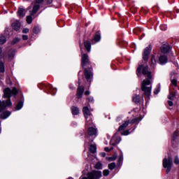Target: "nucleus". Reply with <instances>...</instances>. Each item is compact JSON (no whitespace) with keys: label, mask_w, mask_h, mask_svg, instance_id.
I'll return each mask as SVG.
<instances>
[{"label":"nucleus","mask_w":179,"mask_h":179,"mask_svg":"<svg viewBox=\"0 0 179 179\" xmlns=\"http://www.w3.org/2000/svg\"><path fill=\"white\" fill-rule=\"evenodd\" d=\"M148 66L139 65L136 70V75L139 76L143 73V75H145L146 78L141 84V90L143 92V96H145V99L148 100L150 99V94L152 93V72L149 71Z\"/></svg>","instance_id":"f257e3e1"},{"label":"nucleus","mask_w":179,"mask_h":179,"mask_svg":"<svg viewBox=\"0 0 179 179\" xmlns=\"http://www.w3.org/2000/svg\"><path fill=\"white\" fill-rule=\"evenodd\" d=\"M81 65L84 69V76L89 82L93 78V68L89 59L87 54H83L81 57Z\"/></svg>","instance_id":"f03ea898"},{"label":"nucleus","mask_w":179,"mask_h":179,"mask_svg":"<svg viewBox=\"0 0 179 179\" xmlns=\"http://www.w3.org/2000/svg\"><path fill=\"white\" fill-rule=\"evenodd\" d=\"M40 9V5L38 4H34L33 6L32 10L29 11L30 15L27 16V22L28 24H31V22H33V18L31 16H34L37 12H38V10Z\"/></svg>","instance_id":"7ed1b4c3"},{"label":"nucleus","mask_w":179,"mask_h":179,"mask_svg":"<svg viewBox=\"0 0 179 179\" xmlns=\"http://www.w3.org/2000/svg\"><path fill=\"white\" fill-rule=\"evenodd\" d=\"M173 165V160L171 158H165L163 160V166L166 169V173L169 174L171 171V166Z\"/></svg>","instance_id":"20e7f679"},{"label":"nucleus","mask_w":179,"mask_h":179,"mask_svg":"<svg viewBox=\"0 0 179 179\" xmlns=\"http://www.w3.org/2000/svg\"><path fill=\"white\" fill-rule=\"evenodd\" d=\"M152 51V45H148L147 48L144 49L143 52V59L145 62L149 61V57H150V52Z\"/></svg>","instance_id":"39448f33"},{"label":"nucleus","mask_w":179,"mask_h":179,"mask_svg":"<svg viewBox=\"0 0 179 179\" xmlns=\"http://www.w3.org/2000/svg\"><path fill=\"white\" fill-rule=\"evenodd\" d=\"M101 171H92V172L87 174L89 179H99L101 178Z\"/></svg>","instance_id":"423d86ee"},{"label":"nucleus","mask_w":179,"mask_h":179,"mask_svg":"<svg viewBox=\"0 0 179 179\" xmlns=\"http://www.w3.org/2000/svg\"><path fill=\"white\" fill-rule=\"evenodd\" d=\"M171 143H172V146L173 148H177V146L178 145L179 143V141H178V131H176L173 136H172V138H171Z\"/></svg>","instance_id":"0eeeda50"},{"label":"nucleus","mask_w":179,"mask_h":179,"mask_svg":"<svg viewBox=\"0 0 179 179\" xmlns=\"http://www.w3.org/2000/svg\"><path fill=\"white\" fill-rule=\"evenodd\" d=\"M27 12V10L24 9L23 7H19L17 15L19 16V17H24L26 16V13Z\"/></svg>","instance_id":"6e6552de"},{"label":"nucleus","mask_w":179,"mask_h":179,"mask_svg":"<svg viewBox=\"0 0 179 179\" xmlns=\"http://www.w3.org/2000/svg\"><path fill=\"white\" fill-rule=\"evenodd\" d=\"M85 92V87L79 85L77 89V99H82V96L83 95V92Z\"/></svg>","instance_id":"1a4fd4ad"},{"label":"nucleus","mask_w":179,"mask_h":179,"mask_svg":"<svg viewBox=\"0 0 179 179\" xmlns=\"http://www.w3.org/2000/svg\"><path fill=\"white\" fill-rule=\"evenodd\" d=\"M11 27L13 30H15V31H19L22 25L19 21H15L12 23Z\"/></svg>","instance_id":"9d476101"},{"label":"nucleus","mask_w":179,"mask_h":179,"mask_svg":"<svg viewBox=\"0 0 179 179\" xmlns=\"http://www.w3.org/2000/svg\"><path fill=\"white\" fill-rule=\"evenodd\" d=\"M87 134L89 136H97V129L94 127H90L87 129Z\"/></svg>","instance_id":"9b49d317"},{"label":"nucleus","mask_w":179,"mask_h":179,"mask_svg":"<svg viewBox=\"0 0 179 179\" xmlns=\"http://www.w3.org/2000/svg\"><path fill=\"white\" fill-rule=\"evenodd\" d=\"M83 113L84 114V117H85L86 119H87V117H90V115H92V113L87 106H85L83 108Z\"/></svg>","instance_id":"f8f14e48"},{"label":"nucleus","mask_w":179,"mask_h":179,"mask_svg":"<svg viewBox=\"0 0 179 179\" xmlns=\"http://www.w3.org/2000/svg\"><path fill=\"white\" fill-rule=\"evenodd\" d=\"M121 142V137L120 136H114L111 140V145L113 146H115L117 144L120 143Z\"/></svg>","instance_id":"ddd939ff"},{"label":"nucleus","mask_w":179,"mask_h":179,"mask_svg":"<svg viewBox=\"0 0 179 179\" xmlns=\"http://www.w3.org/2000/svg\"><path fill=\"white\" fill-rule=\"evenodd\" d=\"M167 61H168V59H167V56L166 55H161L159 57V62L161 65H164V64H167Z\"/></svg>","instance_id":"4468645a"},{"label":"nucleus","mask_w":179,"mask_h":179,"mask_svg":"<svg viewBox=\"0 0 179 179\" xmlns=\"http://www.w3.org/2000/svg\"><path fill=\"white\" fill-rule=\"evenodd\" d=\"M89 150L90 152V153H92V155H96V153L97 152V147H96V144H90Z\"/></svg>","instance_id":"2eb2a0df"},{"label":"nucleus","mask_w":179,"mask_h":179,"mask_svg":"<svg viewBox=\"0 0 179 179\" xmlns=\"http://www.w3.org/2000/svg\"><path fill=\"white\" fill-rule=\"evenodd\" d=\"M161 51L163 54H167V52H170V45H164L161 48Z\"/></svg>","instance_id":"dca6fc26"},{"label":"nucleus","mask_w":179,"mask_h":179,"mask_svg":"<svg viewBox=\"0 0 179 179\" xmlns=\"http://www.w3.org/2000/svg\"><path fill=\"white\" fill-rule=\"evenodd\" d=\"M132 100L135 104H139L141 103V95L135 94L132 97Z\"/></svg>","instance_id":"f3484780"},{"label":"nucleus","mask_w":179,"mask_h":179,"mask_svg":"<svg viewBox=\"0 0 179 179\" xmlns=\"http://www.w3.org/2000/svg\"><path fill=\"white\" fill-rule=\"evenodd\" d=\"M101 36H100V31H97L94 36L92 43H93V41H94V43H99V41L101 40Z\"/></svg>","instance_id":"a211bd4d"},{"label":"nucleus","mask_w":179,"mask_h":179,"mask_svg":"<svg viewBox=\"0 0 179 179\" xmlns=\"http://www.w3.org/2000/svg\"><path fill=\"white\" fill-rule=\"evenodd\" d=\"M84 45L87 52H90V48H92V43H90V41H84Z\"/></svg>","instance_id":"6ab92c4d"},{"label":"nucleus","mask_w":179,"mask_h":179,"mask_svg":"<svg viewBox=\"0 0 179 179\" xmlns=\"http://www.w3.org/2000/svg\"><path fill=\"white\" fill-rule=\"evenodd\" d=\"M11 113L10 111L6 110L3 112L1 115V120H6L9 115H10Z\"/></svg>","instance_id":"aec40b11"},{"label":"nucleus","mask_w":179,"mask_h":179,"mask_svg":"<svg viewBox=\"0 0 179 179\" xmlns=\"http://www.w3.org/2000/svg\"><path fill=\"white\" fill-rule=\"evenodd\" d=\"M129 124V120L124 122L122 125L119 127L118 131H124V129H125V128H127Z\"/></svg>","instance_id":"412c9836"},{"label":"nucleus","mask_w":179,"mask_h":179,"mask_svg":"<svg viewBox=\"0 0 179 179\" xmlns=\"http://www.w3.org/2000/svg\"><path fill=\"white\" fill-rule=\"evenodd\" d=\"M71 111L73 115H78V114H79V108L76 106H71Z\"/></svg>","instance_id":"4be33fe9"},{"label":"nucleus","mask_w":179,"mask_h":179,"mask_svg":"<svg viewBox=\"0 0 179 179\" xmlns=\"http://www.w3.org/2000/svg\"><path fill=\"white\" fill-rule=\"evenodd\" d=\"M142 120L141 117H136L133 120H131L129 123L130 124H139V122Z\"/></svg>","instance_id":"5701e85b"},{"label":"nucleus","mask_w":179,"mask_h":179,"mask_svg":"<svg viewBox=\"0 0 179 179\" xmlns=\"http://www.w3.org/2000/svg\"><path fill=\"white\" fill-rule=\"evenodd\" d=\"M0 72L1 73H5V64L2 61H0Z\"/></svg>","instance_id":"b1692460"},{"label":"nucleus","mask_w":179,"mask_h":179,"mask_svg":"<svg viewBox=\"0 0 179 179\" xmlns=\"http://www.w3.org/2000/svg\"><path fill=\"white\" fill-rule=\"evenodd\" d=\"M5 43H6V37L3 35H0V45H3Z\"/></svg>","instance_id":"393cba45"},{"label":"nucleus","mask_w":179,"mask_h":179,"mask_svg":"<svg viewBox=\"0 0 179 179\" xmlns=\"http://www.w3.org/2000/svg\"><path fill=\"white\" fill-rule=\"evenodd\" d=\"M151 64L152 66H155L157 62H156V56H155V55H152L151 56Z\"/></svg>","instance_id":"a878e982"},{"label":"nucleus","mask_w":179,"mask_h":179,"mask_svg":"<svg viewBox=\"0 0 179 179\" xmlns=\"http://www.w3.org/2000/svg\"><path fill=\"white\" fill-rule=\"evenodd\" d=\"M23 107V102L20 101L15 106V110H19Z\"/></svg>","instance_id":"bb28decb"},{"label":"nucleus","mask_w":179,"mask_h":179,"mask_svg":"<svg viewBox=\"0 0 179 179\" xmlns=\"http://www.w3.org/2000/svg\"><path fill=\"white\" fill-rule=\"evenodd\" d=\"M20 41V38H15L11 42V45H15V44H17Z\"/></svg>","instance_id":"cd10ccee"},{"label":"nucleus","mask_w":179,"mask_h":179,"mask_svg":"<svg viewBox=\"0 0 179 179\" xmlns=\"http://www.w3.org/2000/svg\"><path fill=\"white\" fill-rule=\"evenodd\" d=\"M174 97H176V92H171L170 94L168 96V99L169 100H174Z\"/></svg>","instance_id":"c85d7f7f"},{"label":"nucleus","mask_w":179,"mask_h":179,"mask_svg":"<svg viewBox=\"0 0 179 179\" xmlns=\"http://www.w3.org/2000/svg\"><path fill=\"white\" fill-rule=\"evenodd\" d=\"M95 169H96V170H101L103 169V164H101L100 162L96 163L95 165Z\"/></svg>","instance_id":"c756f323"},{"label":"nucleus","mask_w":179,"mask_h":179,"mask_svg":"<svg viewBox=\"0 0 179 179\" xmlns=\"http://www.w3.org/2000/svg\"><path fill=\"white\" fill-rule=\"evenodd\" d=\"M115 163L113 162L111 164H108V169L109 170H114L115 169Z\"/></svg>","instance_id":"7c9ffc66"},{"label":"nucleus","mask_w":179,"mask_h":179,"mask_svg":"<svg viewBox=\"0 0 179 179\" xmlns=\"http://www.w3.org/2000/svg\"><path fill=\"white\" fill-rule=\"evenodd\" d=\"M33 32L35 34H38V33H40V27H34V29H33Z\"/></svg>","instance_id":"2f4dec72"},{"label":"nucleus","mask_w":179,"mask_h":179,"mask_svg":"<svg viewBox=\"0 0 179 179\" xmlns=\"http://www.w3.org/2000/svg\"><path fill=\"white\" fill-rule=\"evenodd\" d=\"M103 176H105V177H106L107 176H108V174H110V171L106 169L103 171Z\"/></svg>","instance_id":"473e14b6"},{"label":"nucleus","mask_w":179,"mask_h":179,"mask_svg":"<svg viewBox=\"0 0 179 179\" xmlns=\"http://www.w3.org/2000/svg\"><path fill=\"white\" fill-rule=\"evenodd\" d=\"M160 29H161V30L164 31L167 29V25L166 24H162L160 26Z\"/></svg>","instance_id":"72a5a7b5"},{"label":"nucleus","mask_w":179,"mask_h":179,"mask_svg":"<svg viewBox=\"0 0 179 179\" xmlns=\"http://www.w3.org/2000/svg\"><path fill=\"white\" fill-rule=\"evenodd\" d=\"M131 133L129 132V130H126L124 131H123V133H122V135H124V136H127V135H129Z\"/></svg>","instance_id":"f704fd0d"},{"label":"nucleus","mask_w":179,"mask_h":179,"mask_svg":"<svg viewBox=\"0 0 179 179\" xmlns=\"http://www.w3.org/2000/svg\"><path fill=\"white\" fill-rule=\"evenodd\" d=\"M171 83L172 85H173V86H177V80L176 79L171 80Z\"/></svg>","instance_id":"c9c22d12"},{"label":"nucleus","mask_w":179,"mask_h":179,"mask_svg":"<svg viewBox=\"0 0 179 179\" xmlns=\"http://www.w3.org/2000/svg\"><path fill=\"white\" fill-rule=\"evenodd\" d=\"M35 2V5H37V3L39 5L40 3H43V2H44V0H36Z\"/></svg>","instance_id":"e433bc0d"},{"label":"nucleus","mask_w":179,"mask_h":179,"mask_svg":"<svg viewBox=\"0 0 179 179\" xmlns=\"http://www.w3.org/2000/svg\"><path fill=\"white\" fill-rule=\"evenodd\" d=\"M160 92V87H158L157 90L154 91L155 94H157Z\"/></svg>","instance_id":"4c0bfd02"},{"label":"nucleus","mask_w":179,"mask_h":179,"mask_svg":"<svg viewBox=\"0 0 179 179\" xmlns=\"http://www.w3.org/2000/svg\"><path fill=\"white\" fill-rule=\"evenodd\" d=\"M22 39L24 41L28 40L29 39V36L27 35H22Z\"/></svg>","instance_id":"58836bf2"},{"label":"nucleus","mask_w":179,"mask_h":179,"mask_svg":"<svg viewBox=\"0 0 179 179\" xmlns=\"http://www.w3.org/2000/svg\"><path fill=\"white\" fill-rule=\"evenodd\" d=\"M113 150V147L110 148H109L108 147H106V148H104V150H105L106 152H110V150Z\"/></svg>","instance_id":"ea45409f"},{"label":"nucleus","mask_w":179,"mask_h":179,"mask_svg":"<svg viewBox=\"0 0 179 179\" xmlns=\"http://www.w3.org/2000/svg\"><path fill=\"white\" fill-rule=\"evenodd\" d=\"M174 163H175V164H179V159L178 158H175Z\"/></svg>","instance_id":"a19ab883"},{"label":"nucleus","mask_w":179,"mask_h":179,"mask_svg":"<svg viewBox=\"0 0 179 179\" xmlns=\"http://www.w3.org/2000/svg\"><path fill=\"white\" fill-rule=\"evenodd\" d=\"M22 33H24V34L29 33V29H27V28L24 29L22 30Z\"/></svg>","instance_id":"79ce46f5"},{"label":"nucleus","mask_w":179,"mask_h":179,"mask_svg":"<svg viewBox=\"0 0 179 179\" xmlns=\"http://www.w3.org/2000/svg\"><path fill=\"white\" fill-rule=\"evenodd\" d=\"M47 5H51L52 3V0H46Z\"/></svg>","instance_id":"37998d69"},{"label":"nucleus","mask_w":179,"mask_h":179,"mask_svg":"<svg viewBox=\"0 0 179 179\" xmlns=\"http://www.w3.org/2000/svg\"><path fill=\"white\" fill-rule=\"evenodd\" d=\"M168 104L170 107H173V101H168Z\"/></svg>","instance_id":"c03bdc74"},{"label":"nucleus","mask_w":179,"mask_h":179,"mask_svg":"<svg viewBox=\"0 0 179 179\" xmlns=\"http://www.w3.org/2000/svg\"><path fill=\"white\" fill-rule=\"evenodd\" d=\"M100 156H101V157H106V152H101V153H100Z\"/></svg>","instance_id":"a18cd8bd"},{"label":"nucleus","mask_w":179,"mask_h":179,"mask_svg":"<svg viewBox=\"0 0 179 179\" xmlns=\"http://www.w3.org/2000/svg\"><path fill=\"white\" fill-rule=\"evenodd\" d=\"M85 96H89V94H90V92L86 91V92H85Z\"/></svg>","instance_id":"49530a36"},{"label":"nucleus","mask_w":179,"mask_h":179,"mask_svg":"<svg viewBox=\"0 0 179 179\" xmlns=\"http://www.w3.org/2000/svg\"><path fill=\"white\" fill-rule=\"evenodd\" d=\"M0 58H2V48H0Z\"/></svg>","instance_id":"de8ad7c7"},{"label":"nucleus","mask_w":179,"mask_h":179,"mask_svg":"<svg viewBox=\"0 0 179 179\" xmlns=\"http://www.w3.org/2000/svg\"><path fill=\"white\" fill-rule=\"evenodd\" d=\"M11 54L13 56L15 55V50H11Z\"/></svg>","instance_id":"09e8293b"},{"label":"nucleus","mask_w":179,"mask_h":179,"mask_svg":"<svg viewBox=\"0 0 179 179\" xmlns=\"http://www.w3.org/2000/svg\"><path fill=\"white\" fill-rule=\"evenodd\" d=\"M93 142V139H90L89 140V143H92Z\"/></svg>","instance_id":"8fccbe9b"},{"label":"nucleus","mask_w":179,"mask_h":179,"mask_svg":"<svg viewBox=\"0 0 179 179\" xmlns=\"http://www.w3.org/2000/svg\"><path fill=\"white\" fill-rule=\"evenodd\" d=\"M109 160H115V158H109Z\"/></svg>","instance_id":"3c124183"},{"label":"nucleus","mask_w":179,"mask_h":179,"mask_svg":"<svg viewBox=\"0 0 179 179\" xmlns=\"http://www.w3.org/2000/svg\"><path fill=\"white\" fill-rule=\"evenodd\" d=\"M10 57H12V55H9V57L10 58Z\"/></svg>","instance_id":"603ef678"},{"label":"nucleus","mask_w":179,"mask_h":179,"mask_svg":"<svg viewBox=\"0 0 179 179\" xmlns=\"http://www.w3.org/2000/svg\"><path fill=\"white\" fill-rule=\"evenodd\" d=\"M121 159H122V158H120L119 160L121 161Z\"/></svg>","instance_id":"864d4df0"},{"label":"nucleus","mask_w":179,"mask_h":179,"mask_svg":"<svg viewBox=\"0 0 179 179\" xmlns=\"http://www.w3.org/2000/svg\"><path fill=\"white\" fill-rule=\"evenodd\" d=\"M0 134H1V127H0Z\"/></svg>","instance_id":"5fc2aeb1"}]
</instances>
